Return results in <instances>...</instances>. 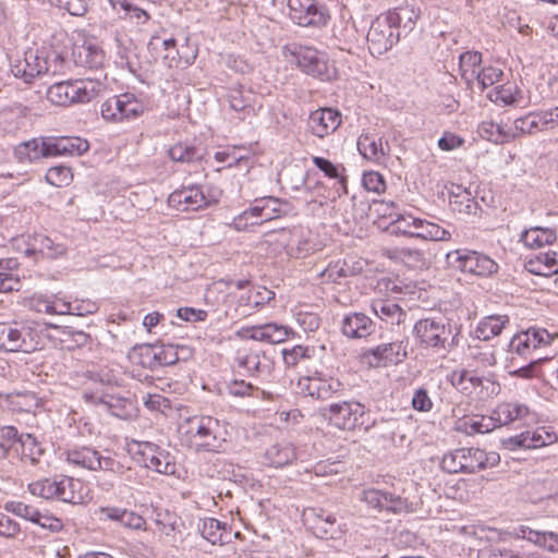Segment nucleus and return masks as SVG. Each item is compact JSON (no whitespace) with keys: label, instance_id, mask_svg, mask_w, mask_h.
I'll list each match as a JSON object with an SVG mask.
<instances>
[{"label":"nucleus","instance_id":"nucleus-1","mask_svg":"<svg viewBox=\"0 0 558 558\" xmlns=\"http://www.w3.org/2000/svg\"><path fill=\"white\" fill-rule=\"evenodd\" d=\"M413 336L423 349H430L436 353L449 352L458 345V332L442 317L417 320L413 327Z\"/></svg>","mask_w":558,"mask_h":558},{"label":"nucleus","instance_id":"nucleus-2","mask_svg":"<svg viewBox=\"0 0 558 558\" xmlns=\"http://www.w3.org/2000/svg\"><path fill=\"white\" fill-rule=\"evenodd\" d=\"M292 60L308 75L318 77L322 81H331L337 75V70L326 53L315 48L300 45H292L287 48Z\"/></svg>","mask_w":558,"mask_h":558},{"label":"nucleus","instance_id":"nucleus-3","mask_svg":"<svg viewBox=\"0 0 558 558\" xmlns=\"http://www.w3.org/2000/svg\"><path fill=\"white\" fill-rule=\"evenodd\" d=\"M399 15L389 13L376 17L367 33L368 50L373 56H381L399 41Z\"/></svg>","mask_w":558,"mask_h":558},{"label":"nucleus","instance_id":"nucleus-4","mask_svg":"<svg viewBox=\"0 0 558 558\" xmlns=\"http://www.w3.org/2000/svg\"><path fill=\"white\" fill-rule=\"evenodd\" d=\"M446 262L453 269L480 277L492 276L498 270V264L494 259L476 251H451L447 253Z\"/></svg>","mask_w":558,"mask_h":558},{"label":"nucleus","instance_id":"nucleus-5","mask_svg":"<svg viewBox=\"0 0 558 558\" xmlns=\"http://www.w3.org/2000/svg\"><path fill=\"white\" fill-rule=\"evenodd\" d=\"M38 344L39 335L32 327L0 323V351L31 353Z\"/></svg>","mask_w":558,"mask_h":558},{"label":"nucleus","instance_id":"nucleus-6","mask_svg":"<svg viewBox=\"0 0 558 558\" xmlns=\"http://www.w3.org/2000/svg\"><path fill=\"white\" fill-rule=\"evenodd\" d=\"M185 433L192 437V447L196 451H206L217 453L215 449L216 430L219 427V421L213 416H195L186 422Z\"/></svg>","mask_w":558,"mask_h":558},{"label":"nucleus","instance_id":"nucleus-7","mask_svg":"<svg viewBox=\"0 0 558 558\" xmlns=\"http://www.w3.org/2000/svg\"><path fill=\"white\" fill-rule=\"evenodd\" d=\"M365 405L357 401L331 403L322 409V415L340 429H354L365 414Z\"/></svg>","mask_w":558,"mask_h":558},{"label":"nucleus","instance_id":"nucleus-8","mask_svg":"<svg viewBox=\"0 0 558 558\" xmlns=\"http://www.w3.org/2000/svg\"><path fill=\"white\" fill-rule=\"evenodd\" d=\"M289 17L304 27H323L327 24V11L315 0H288Z\"/></svg>","mask_w":558,"mask_h":558},{"label":"nucleus","instance_id":"nucleus-9","mask_svg":"<svg viewBox=\"0 0 558 558\" xmlns=\"http://www.w3.org/2000/svg\"><path fill=\"white\" fill-rule=\"evenodd\" d=\"M556 336L558 335H551L546 329L531 327L514 335L509 348L511 353L529 359L534 350L549 345Z\"/></svg>","mask_w":558,"mask_h":558},{"label":"nucleus","instance_id":"nucleus-10","mask_svg":"<svg viewBox=\"0 0 558 558\" xmlns=\"http://www.w3.org/2000/svg\"><path fill=\"white\" fill-rule=\"evenodd\" d=\"M168 202L170 206L177 207L182 211H195L209 206L216 199L209 195H205L201 185L189 184L183 185L182 189L172 192L169 195Z\"/></svg>","mask_w":558,"mask_h":558},{"label":"nucleus","instance_id":"nucleus-11","mask_svg":"<svg viewBox=\"0 0 558 558\" xmlns=\"http://www.w3.org/2000/svg\"><path fill=\"white\" fill-rule=\"evenodd\" d=\"M305 515L313 533L319 538L340 539L345 533V525L338 523L336 517L324 509H310Z\"/></svg>","mask_w":558,"mask_h":558},{"label":"nucleus","instance_id":"nucleus-12","mask_svg":"<svg viewBox=\"0 0 558 558\" xmlns=\"http://www.w3.org/2000/svg\"><path fill=\"white\" fill-rule=\"evenodd\" d=\"M408 341L383 343L369 349L365 356L368 359L369 364L375 366L399 364L408 356Z\"/></svg>","mask_w":558,"mask_h":558},{"label":"nucleus","instance_id":"nucleus-13","mask_svg":"<svg viewBox=\"0 0 558 558\" xmlns=\"http://www.w3.org/2000/svg\"><path fill=\"white\" fill-rule=\"evenodd\" d=\"M304 381L303 391L317 400H328L343 390V384L338 378L319 372L304 378Z\"/></svg>","mask_w":558,"mask_h":558},{"label":"nucleus","instance_id":"nucleus-14","mask_svg":"<svg viewBox=\"0 0 558 558\" xmlns=\"http://www.w3.org/2000/svg\"><path fill=\"white\" fill-rule=\"evenodd\" d=\"M493 420L496 421L498 427L517 421L522 424H529L534 420V414L524 403L518 401L502 402L493 410Z\"/></svg>","mask_w":558,"mask_h":558},{"label":"nucleus","instance_id":"nucleus-15","mask_svg":"<svg viewBox=\"0 0 558 558\" xmlns=\"http://www.w3.org/2000/svg\"><path fill=\"white\" fill-rule=\"evenodd\" d=\"M341 124V113L332 108H320L308 118V126L315 136L324 138L332 134Z\"/></svg>","mask_w":558,"mask_h":558},{"label":"nucleus","instance_id":"nucleus-16","mask_svg":"<svg viewBox=\"0 0 558 558\" xmlns=\"http://www.w3.org/2000/svg\"><path fill=\"white\" fill-rule=\"evenodd\" d=\"M556 434L547 432L544 427L537 428L533 433H522L515 437H510L504 441L506 449L518 450V449H537L547 445L556 442Z\"/></svg>","mask_w":558,"mask_h":558},{"label":"nucleus","instance_id":"nucleus-17","mask_svg":"<svg viewBox=\"0 0 558 558\" xmlns=\"http://www.w3.org/2000/svg\"><path fill=\"white\" fill-rule=\"evenodd\" d=\"M43 57L36 50H27L24 57L14 60L11 64V72L15 77L23 78L25 83H31L35 77L44 74Z\"/></svg>","mask_w":558,"mask_h":558},{"label":"nucleus","instance_id":"nucleus-18","mask_svg":"<svg viewBox=\"0 0 558 558\" xmlns=\"http://www.w3.org/2000/svg\"><path fill=\"white\" fill-rule=\"evenodd\" d=\"M375 330L373 320L363 313H351L343 317L342 333L351 339H361L372 335Z\"/></svg>","mask_w":558,"mask_h":558},{"label":"nucleus","instance_id":"nucleus-19","mask_svg":"<svg viewBox=\"0 0 558 558\" xmlns=\"http://www.w3.org/2000/svg\"><path fill=\"white\" fill-rule=\"evenodd\" d=\"M364 268L362 259L355 256H347L342 259L329 263L325 268L323 276L331 281H338L341 278L359 275Z\"/></svg>","mask_w":558,"mask_h":558},{"label":"nucleus","instance_id":"nucleus-20","mask_svg":"<svg viewBox=\"0 0 558 558\" xmlns=\"http://www.w3.org/2000/svg\"><path fill=\"white\" fill-rule=\"evenodd\" d=\"M49 156H80L87 151L89 144L81 137L48 138Z\"/></svg>","mask_w":558,"mask_h":558},{"label":"nucleus","instance_id":"nucleus-21","mask_svg":"<svg viewBox=\"0 0 558 558\" xmlns=\"http://www.w3.org/2000/svg\"><path fill=\"white\" fill-rule=\"evenodd\" d=\"M14 156L19 162H34L41 158L49 156V144L48 140L33 138L23 143H20L14 148Z\"/></svg>","mask_w":558,"mask_h":558},{"label":"nucleus","instance_id":"nucleus-22","mask_svg":"<svg viewBox=\"0 0 558 558\" xmlns=\"http://www.w3.org/2000/svg\"><path fill=\"white\" fill-rule=\"evenodd\" d=\"M104 88L99 80L78 78L71 80V97L73 104H85L95 99Z\"/></svg>","mask_w":558,"mask_h":558},{"label":"nucleus","instance_id":"nucleus-23","mask_svg":"<svg viewBox=\"0 0 558 558\" xmlns=\"http://www.w3.org/2000/svg\"><path fill=\"white\" fill-rule=\"evenodd\" d=\"M373 313L383 322L390 325H400L404 322L407 313L390 299H376L372 302Z\"/></svg>","mask_w":558,"mask_h":558},{"label":"nucleus","instance_id":"nucleus-24","mask_svg":"<svg viewBox=\"0 0 558 558\" xmlns=\"http://www.w3.org/2000/svg\"><path fill=\"white\" fill-rule=\"evenodd\" d=\"M98 512L106 519L117 521L125 527L133 530L145 529V519L134 511L118 507H101Z\"/></svg>","mask_w":558,"mask_h":558},{"label":"nucleus","instance_id":"nucleus-25","mask_svg":"<svg viewBox=\"0 0 558 558\" xmlns=\"http://www.w3.org/2000/svg\"><path fill=\"white\" fill-rule=\"evenodd\" d=\"M64 252L65 247L62 244L53 242L50 238L44 234L33 235L28 242V247L25 251L27 255L39 254L46 258H57L63 255Z\"/></svg>","mask_w":558,"mask_h":558},{"label":"nucleus","instance_id":"nucleus-26","mask_svg":"<svg viewBox=\"0 0 558 558\" xmlns=\"http://www.w3.org/2000/svg\"><path fill=\"white\" fill-rule=\"evenodd\" d=\"M413 226L411 238L430 240V241H449L451 232L434 222L416 218L409 220Z\"/></svg>","mask_w":558,"mask_h":558},{"label":"nucleus","instance_id":"nucleus-27","mask_svg":"<svg viewBox=\"0 0 558 558\" xmlns=\"http://www.w3.org/2000/svg\"><path fill=\"white\" fill-rule=\"evenodd\" d=\"M280 236L282 241H286L288 254L293 257H304L314 250L301 229H293L291 231L282 230Z\"/></svg>","mask_w":558,"mask_h":558},{"label":"nucleus","instance_id":"nucleus-28","mask_svg":"<svg viewBox=\"0 0 558 558\" xmlns=\"http://www.w3.org/2000/svg\"><path fill=\"white\" fill-rule=\"evenodd\" d=\"M530 272L539 276H551L558 274V252H541L527 262Z\"/></svg>","mask_w":558,"mask_h":558},{"label":"nucleus","instance_id":"nucleus-29","mask_svg":"<svg viewBox=\"0 0 558 558\" xmlns=\"http://www.w3.org/2000/svg\"><path fill=\"white\" fill-rule=\"evenodd\" d=\"M557 240L554 229L533 227L524 230L520 235V241L530 248H539L544 245H551Z\"/></svg>","mask_w":558,"mask_h":558},{"label":"nucleus","instance_id":"nucleus-30","mask_svg":"<svg viewBox=\"0 0 558 558\" xmlns=\"http://www.w3.org/2000/svg\"><path fill=\"white\" fill-rule=\"evenodd\" d=\"M86 399H90L94 403H99L106 408L113 416L119 418H128L131 416V401L118 398L114 396L106 395L99 398H95L93 395L85 393Z\"/></svg>","mask_w":558,"mask_h":558},{"label":"nucleus","instance_id":"nucleus-31","mask_svg":"<svg viewBox=\"0 0 558 558\" xmlns=\"http://www.w3.org/2000/svg\"><path fill=\"white\" fill-rule=\"evenodd\" d=\"M168 155L174 162L193 163L203 159L204 149L201 146L180 142L169 148Z\"/></svg>","mask_w":558,"mask_h":558},{"label":"nucleus","instance_id":"nucleus-32","mask_svg":"<svg viewBox=\"0 0 558 558\" xmlns=\"http://www.w3.org/2000/svg\"><path fill=\"white\" fill-rule=\"evenodd\" d=\"M509 323L507 316H488L482 319L474 330V336L480 339L487 341L495 336L500 335L505 325Z\"/></svg>","mask_w":558,"mask_h":558},{"label":"nucleus","instance_id":"nucleus-33","mask_svg":"<svg viewBox=\"0 0 558 558\" xmlns=\"http://www.w3.org/2000/svg\"><path fill=\"white\" fill-rule=\"evenodd\" d=\"M544 130L542 113H529L514 120L513 130L510 131V135H513L514 140L523 134H534Z\"/></svg>","mask_w":558,"mask_h":558},{"label":"nucleus","instance_id":"nucleus-34","mask_svg":"<svg viewBox=\"0 0 558 558\" xmlns=\"http://www.w3.org/2000/svg\"><path fill=\"white\" fill-rule=\"evenodd\" d=\"M128 359L135 365L156 369L155 344H137L128 353Z\"/></svg>","mask_w":558,"mask_h":558},{"label":"nucleus","instance_id":"nucleus-35","mask_svg":"<svg viewBox=\"0 0 558 558\" xmlns=\"http://www.w3.org/2000/svg\"><path fill=\"white\" fill-rule=\"evenodd\" d=\"M68 461L92 471L114 470V461L110 456H68Z\"/></svg>","mask_w":558,"mask_h":558},{"label":"nucleus","instance_id":"nucleus-36","mask_svg":"<svg viewBox=\"0 0 558 558\" xmlns=\"http://www.w3.org/2000/svg\"><path fill=\"white\" fill-rule=\"evenodd\" d=\"M138 462H143L147 469L166 474L173 475L177 473V463L174 456H138Z\"/></svg>","mask_w":558,"mask_h":558},{"label":"nucleus","instance_id":"nucleus-37","mask_svg":"<svg viewBox=\"0 0 558 558\" xmlns=\"http://www.w3.org/2000/svg\"><path fill=\"white\" fill-rule=\"evenodd\" d=\"M462 473H476L487 466H495L500 462V456H459Z\"/></svg>","mask_w":558,"mask_h":558},{"label":"nucleus","instance_id":"nucleus-38","mask_svg":"<svg viewBox=\"0 0 558 558\" xmlns=\"http://www.w3.org/2000/svg\"><path fill=\"white\" fill-rule=\"evenodd\" d=\"M357 148L369 160L378 161L385 157L381 138L376 140L367 134H363L359 137Z\"/></svg>","mask_w":558,"mask_h":558},{"label":"nucleus","instance_id":"nucleus-39","mask_svg":"<svg viewBox=\"0 0 558 558\" xmlns=\"http://www.w3.org/2000/svg\"><path fill=\"white\" fill-rule=\"evenodd\" d=\"M78 63L88 69H98L102 65L105 56L104 51L93 45L82 46L77 50Z\"/></svg>","mask_w":558,"mask_h":558},{"label":"nucleus","instance_id":"nucleus-40","mask_svg":"<svg viewBox=\"0 0 558 558\" xmlns=\"http://www.w3.org/2000/svg\"><path fill=\"white\" fill-rule=\"evenodd\" d=\"M227 100L232 110L247 112L252 109L253 93L243 87L231 88L227 95Z\"/></svg>","mask_w":558,"mask_h":558},{"label":"nucleus","instance_id":"nucleus-41","mask_svg":"<svg viewBox=\"0 0 558 558\" xmlns=\"http://www.w3.org/2000/svg\"><path fill=\"white\" fill-rule=\"evenodd\" d=\"M275 299V292L265 288V287H258L255 290L248 291L246 296L240 298V304L239 306H246L250 308H258L259 306H263L267 303H269L271 300Z\"/></svg>","mask_w":558,"mask_h":558},{"label":"nucleus","instance_id":"nucleus-42","mask_svg":"<svg viewBox=\"0 0 558 558\" xmlns=\"http://www.w3.org/2000/svg\"><path fill=\"white\" fill-rule=\"evenodd\" d=\"M124 94L116 95L102 102L101 117L109 122H121V114L124 110Z\"/></svg>","mask_w":558,"mask_h":558},{"label":"nucleus","instance_id":"nucleus-43","mask_svg":"<svg viewBox=\"0 0 558 558\" xmlns=\"http://www.w3.org/2000/svg\"><path fill=\"white\" fill-rule=\"evenodd\" d=\"M459 61L462 77L466 81H471L478 73L477 68L482 63V53L477 51H465L461 53Z\"/></svg>","mask_w":558,"mask_h":558},{"label":"nucleus","instance_id":"nucleus-44","mask_svg":"<svg viewBox=\"0 0 558 558\" xmlns=\"http://www.w3.org/2000/svg\"><path fill=\"white\" fill-rule=\"evenodd\" d=\"M47 98L58 106L72 105L71 80L54 83L47 90Z\"/></svg>","mask_w":558,"mask_h":558},{"label":"nucleus","instance_id":"nucleus-45","mask_svg":"<svg viewBox=\"0 0 558 558\" xmlns=\"http://www.w3.org/2000/svg\"><path fill=\"white\" fill-rule=\"evenodd\" d=\"M481 135L496 144H504L513 141L510 131H505L501 125L494 122H483L480 126Z\"/></svg>","mask_w":558,"mask_h":558},{"label":"nucleus","instance_id":"nucleus-46","mask_svg":"<svg viewBox=\"0 0 558 558\" xmlns=\"http://www.w3.org/2000/svg\"><path fill=\"white\" fill-rule=\"evenodd\" d=\"M466 433H489L498 427L495 420H493V412L488 416H473L463 422Z\"/></svg>","mask_w":558,"mask_h":558},{"label":"nucleus","instance_id":"nucleus-47","mask_svg":"<svg viewBox=\"0 0 558 558\" xmlns=\"http://www.w3.org/2000/svg\"><path fill=\"white\" fill-rule=\"evenodd\" d=\"M225 530L223 526H221L220 521L214 518H207L203 521L202 526L199 527V531L202 533V536L210 542L211 544H222V531Z\"/></svg>","mask_w":558,"mask_h":558},{"label":"nucleus","instance_id":"nucleus-48","mask_svg":"<svg viewBox=\"0 0 558 558\" xmlns=\"http://www.w3.org/2000/svg\"><path fill=\"white\" fill-rule=\"evenodd\" d=\"M156 353V368L159 366H169L180 361L178 347L174 344L155 345Z\"/></svg>","mask_w":558,"mask_h":558},{"label":"nucleus","instance_id":"nucleus-49","mask_svg":"<svg viewBox=\"0 0 558 558\" xmlns=\"http://www.w3.org/2000/svg\"><path fill=\"white\" fill-rule=\"evenodd\" d=\"M124 110L121 114V122L136 119L144 113L145 104L132 93H124Z\"/></svg>","mask_w":558,"mask_h":558},{"label":"nucleus","instance_id":"nucleus-50","mask_svg":"<svg viewBox=\"0 0 558 558\" xmlns=\"http://www.w3.org/2000/svg\"><path fill=\"white\" fill-rule=\"evenodd\" d=\"M262 205L264 207V221H269L287 214L288 204L279 198L271 196L263 197Z\"/></svg>","mask_w":558,"mask_h":558},{"label":"nucleus","instance_id":"nucleus-51","mask_svg":"<svg viewBox=\"0 0 558 558\" xmlns=\"http://www.w3.org/2000/svg\"><path fill=\"white\" fill-rule=\"evenodd\" d=\"M56 495L54 498L64 501L76 504V495L74 492V483L71 477H62L60 480L54 478Z\"/></svg>","mask_w":558,"mask_h":558},{"label":"nucleus","instance_id":"nucleus-52","mask_svg":"<svg viewBox=\"0 0 558 558\" xmlns=\"http://www.w3.org/2000/svg\"><path fill=\"white\" fill-rule=\"evenodd\" d=\"M45 179L50 185L63 186L72 181L73 174L69 167L56 166L47 171Z\"/></svg>","mask_w":558,"mask_h":558},{"label":"nucleus","instance_id":"nucleus-53","mask_svg":"<svg viewBox=\"0 0 558 558\" xmlns=\"http://www.w3.org/2000/svg\"><path fill=\"white\" fill-rule=\"evenodd\" d=\"M359 499L369 508L383 511L387 496L386 492L371 487L362 489L359 494Z\"/></svg>","mask_w":558,"mask_h":558},{"label":"nucleus","instance_id":"nucleus-54","mask_svg":"<svg viewBox=\"0 0 558 558\" xmlns=\"http://www.w3.org/2000/svg\"><path fill=\"white\" fill-rule=\"evenodd\" d=\"M495 100L501 101L504 105H514L520 101L522 98L521 92L519 88L511 83H507L505 85L498 86L494 90Z\"/></svg>","mask_w":558,"mask_h":558},{"label":"nucleus","instance_id":"nucleus-55","mask_svg":"<svg viewBox=\"0 0 558 558\" xmlns=\"http://www.w3.org/2000/svg\"><path fill=\"white\" fill-rule=\"evenodd\" d=\"M312 160L313 163L320 171H323L326 177L331 179H339V182L342 185L344 192H347L345 178L340 175L338 166L333 165L330 160L324 157L314 156Z\"/></svg>","mask_w":558,"mask_h":558},{"label":"nucleus","instance_id":"nucleus-56","mask_svg":"<svg viewBox=\"0 0 558 558\" xmlns=\"http://www.w3.org/2000/svg\"><path fill=\"white\" fill-rule=\"evenodd\" d=\"M28 488L34 496H39L45 499L54 498L56 495L54 478H44L31 483Z\"/></svg>","mask_w":558,"mask_h":558},{"label":"nucleus","instance_id":"nucleus-57","mask_svg":"<svg viewBox=\"0 0 558 558\" xmlns=\"http://www.w3.org/2000/svg\"><path fill=\"white\" fill-rule=\"evenodd\" d=\"M5 510L14 513L17 517H21L23 519H26L31 522H34L38 519L39 511L29 506L25 505L21 501H11L5 505Z\"/></svg>","mask_w":558,"mask_h":558},{"label":"nucleus","instance_id":"nucleus-58","mask_svg":"<svg viewBox=\"0 0 558 558\" xmlns=\"http://www.w3.org/2000/svg\"><path fill=\"white\" fill-rule=\"evenodd\" d=\"M387 500L385 501L384 510L393 513L412 511V504L407 498L399 495L386 492Z\"/></svg>","mask_w":558,"mask_h":558},{"label":"nucleus","instance_id":"nucleus-59","mask_svg":"<svg viewBox=\"0 0 558 558\" xmlns=\"http://www.w3.org/2000/svg\"><path fill=\"white\" fill-rule=\"evenodd\" d=\"M502 76V71L495 66H486L483 68L474 78L477 80L478 84L481 85L482 89H485L489 86H493L495 83H497L500 77Z\"/></svg>","mask_w":558,"mask_h":558},{"label":"nucleus","instance_id":"nucleus-60","mask_svg":"<svg viewBox=\"0 0 558 558\" xmlns=\"http://www.w3.org/2000/svg\"><path fill=\"white\" fill-rule=\"evenodd\" d=\"M541 359H534L530 357L529 363L526 365H522L517 368H511L517 365V357L512 356L510 359L509 364V375L512 377H520V378H532L534 376L535 365Z\"/></svg>","mask_w":558,"mask_h":558},{"label":"nucleus","instance_id":"nucleus-61","mask_svg":"<svg viewBox=\"0 0 558 558\" xmlns=\"http://www.w3.org/2000/svg\"><path fill=\"white\" fill-rule=\"evenodd\" d=\"M473 359L482 366H494L497 363L496 351L493 345L485 344L476 347L473 352Z\"/></svg>","mask_w":558,"mask_h":558},{"label":"nucleus","instance_id":"nucleus-62","mask_svg":"<svg viewBox=\"0 0 558 558\" xmlns=\"http://www.w3.org/2000/svg\"><path fill=\"white\" fill-rule=\"evenodd\" d=\"M454 210L460 214L474 215L476 214L477 204L470 197V193L464 192L462 195H457L454 201L450 202Z\"/></svg>","mask_w":558,"mask_h":558},{"label":"nucleus","instance_id":"nucleus-63","mask_svg":"<svg viewBox=\"0 0 558 558\" xmlns=\"http://www.w3.org/2000/svg\"><path fill=\"white\" fill-rule=\"evenodd\" d=\"M236 336L241 339H250L267 343L266 324L243 327L236 331Z\"/></svg>","mask_w":558,"mask_h":558},{"label":"nucleus","instance_id":"nucleus-64","mask_svg":"<svg viewBox=\"0 0 558 558\" xmlns=\"http://www.w3.org/2000/svg\"><path fill=\"white\" fill-rule=\"evenodd\" d=\"M363 185L367 191L375 192L377 194L383 193L386 190V182L383 175L375 171L364 173Z\"/></svg>","mask_w":558,"mask_h":558}]
</instances>
